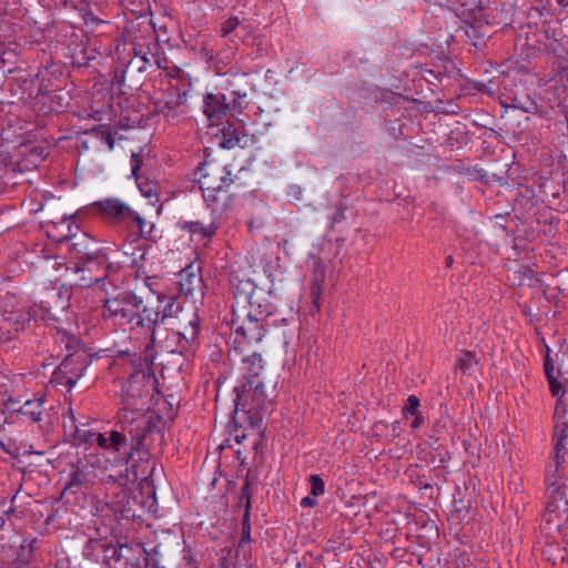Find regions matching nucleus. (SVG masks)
Instances as JSON below:
<instances>
[{
  "instance_id": "obj_25",
  "label": "nucleus",
  "mask_w": 568,
  "mask_h": 568,
  "mask_svg": "<svg viewBox=\"0 0 568 568\" xmlns=\"http://www.w3.org/2000/svg\"><path fill=\"white\" fill-rule=\"evenodd\" d=\"M44 400L43 398H37L32 400H27L19 409L18 413L26 417L31 423H37L41 420V415L44 410Z\"/></svg>"
},
{
  "instance_id": "obj_50",
  "label": "nucleus",
  "mask_w": 568,
  "mask_h": 568,
  "mask_svg": "<svg viewBox=\"0 0 568 568\" xmlns=\"http://www.w3.org/2000/svg\"><path fill=\"white\" fill-rule=\"evenodd\" d=\"M544 368H545V374L549 373V372L554 373L555 369H556V367L554 366V363H552V361H551L549 355H547L546 358H545Z\"/></svg>"
},
{
  "instance_id": "obj_2",
  "label": "nucleus",
  "mask_w": 568,
  "mask_h": 568,
  "mask_svg": "<svg viewBox=\"0 0 568 568\" xmlns=\"http://www.w3.org/2000/svg\"><path fill=\"white\" fill-rule=\"evenodd\" d=\"M197 182L207 206L213 214H223L230 209L234 197L233 186L236 178H232L231 170L226 165L213 162L200 164Z\"/></svg>"
},
{
  "instance_id": "obj_19",
  "label": "nucleus",
  "mask_w": 568,
  "mask_h": 568,
  "mask_svg": "<svg viewBox=\"0 0 568 568\" xmlns=\"http://www.w3.org/2000/svg\"><path fill=\"white\" fill-rule=\"evenodd\" d=\"M229 104L224 102V97L207 94L204 99V114L207 116L211 125L219 124L217 121L226 114Z\"/></svg>"
},
{
  "instance_id": "obj_15",
  "label": "nucleus",
  "mask_w": 568,
  "mask_h": 568,
  "mask_svg": "<svg viewBox=\"0 0 568 568\" xmlns=\"http://www.w3.org/2000/svg\"><path fill=\"white\" fill-rule=\"evenodd\" d=\"M93 474L92 466L82 465L77 466L75 469L70 474L69 480L64 485L62 495L64 494H78L89 487L91 483V475Z\"/></svg>"
},
{
  "instance_id": "obj_21",
  "label": "nucleus",
  "mask_w": 568,
  "mask_h": 568,
  "mask_svg": "<svg viewBox=\"0 0 568 568\" xmlns=\"http://www.w3.org/2000/svg\"><path fill=\"white\" fill-rule=\"evenodd\" d=\"M158 304L161 314V325H166L170 328V323L174 320V316H178L182 307L184 306V302H178L175 298L159 295Z\"/></svg>"
},
{
  "instance_id": "obj_56",
  "label": "nucleus",
  "mask_w": 568,
  "mask_h": 568,
  "mask_svg": "<svg viewBox=\"0 0 568 568\" xmlns=\"http://www.w3.org/2000/svg\"><path fill=\"white\" fill-rule=\"evenodd\" d=\"M453 262H454V260H453V257H452V256H447V257H446V265H447V266H450V265L453 264Z\"/></svg>"
},
{
  "instance_id": "obj_45",
  "label": "nucleus",
  "mask_w": 568,
  "mask_h": 568,
  "mask_svg": "<svg viewBox=\"0 0 568 568\" xmlns=\"http://www.w3.org/2000/svg\"><path fill=\"white\" fill-rule=\"evenodd\" d=\"M93 132L97 133V135H100L101 140L104 141L110 149H113L114 146V139L112 138V134L110 131L104 129H94Z\"/></svg>"
},
{
  "instance_id": "obj_36",
  "label": "nucleus",
  "mask_w": 568,
  "mask_h": 568,
  "mask_svg": "<svg viewBox=\"0 0 568 568\" xmlns=\"http://www.w3.org/2000/svg\"><path fill=\"white\" fill-rule=\"evenodd\" d=\"M513 106L520 109L526 113H535L538 109L537 103L534 100H531L529 97H527L526 100H524V101L515 98Z\"/></svg>"
},
{
  "instance_id": "obj_24",
  "label": "nucleus",
  "mask_w": 568,
  "mask_h": 568,
  "mask_svg": "<svg viewBox=\"0 0 568 568\" xmlns=\"http://www.w3.org/2000/svg\"><path fill=\"white\" fill-rule=\"evenodd\" d=\"M159 43L153 40L146 41H134L132 42V52L135 57L143 60L150 68L153 67L155 51H159Z\"/></svg>"
},
{
  "instance_id": "obj_47",
  "label": "nucleus",
  "mask_w": 568,
  "mask_h": 568,
  "mask_svg": "<svg viewBox=\"0 0 568 568\" xmlns=\"http://www.w3.org/2000/svg\"><path fill=\"white\" fill-rule=\"evenodd\" d=\"M153 65H155L158 69H168V59L159 53V51H155L154 54V61Z\"/></svg>"
},
{
  "instance_id": "obj_12",
  "label": "nucleus",
  "mask_w": 568,
  "mask_h": 568,
  "mask_svg": "<svg viewBox=\"0 0 568 568\" xmlns=\"http://www.w3.org/2000/svg\"><path fill=\"white\" fill-rule=\"evenodd\" d=\"M179 287L180 293L186 297L193 298L192 302H196L197 298L202 300L204 295V284L200 273V270H194L189 266L179 273Z\"/></svg>"
},
{
  "instance_id": "obj_38",
  "label": "nucleus",
  "mask_w": 568,
  "mask_h": 568,
  "mask_svg": "<svg viewBox=\"0 0 568 568\" xmlns=\"http://www.w3.org/2000/svg\"><path fill=\"white\" fill-rule=\"evenodd\" d=\"M149 68L150 67L143 60H141L140 58L135 57V54H133V57L131 58V60L126 67V70L123 73L125 74L131 71L143 72V71L148 70Z\"/></svg>"
},
{
  "instance_id": "obj_27",
  "label": "nucleus",
  "mask_w": 568,
  "mask_h": 568,
  "mask_svg": "<svg viewBox=\"0 0 568 568\" xmlns=\"http://www.w3.org/2000/svg\"><path fill=\"white\" fill-rule=\"evenodd\" d=\"M133 550V548L129 547L128 545H120L118 547L115 546H109L104 549V560L105 564L110 567H112L113 562H119L123 559H128L125 556V552Z\"/></svg>"
},
{
  "instance_id": "obj_8",
  "label": "nucleus",
  "mask_w": 568,
  "mask_h": 568,
  "mask_svg": "<svg viewBox=\"0 0 568 568\" xmlns=\"http://www.w3.org/2000/svg\"><path fill=\"white\" fill-rule=\"evenodd\" d=\"M110 268L109 260L103 251L90 258L74 263L75 273L81 274L79 281L82 286H91L103 281Z\"/></svg>"
},
{
  "instance_id": "obj_10",
  "label": "nucleus",
  "mask_w": 568,
  "mask_h": 568,
  "mask_svg": "<svg viewBox=\"0 0 568 568\" xmlns=\"http://www.w3.org/2000/svg\"><path fill=\"white\" fill-rule=\"evenodd\" d=\"M93 207L110 224L121 230L130 229V220L134 211L121 200L109 197L93 203Z\"/></svg>"
},
{
  "instance_id": "obj_5",
  "label": "nucleus",
  "mask_w": 568,
  "mask_h": 568,
  "mask_svg": "<svg viewBox=\"0 0 568 568\" xmlns=\"http://www.w3.org/2000/svg\"><path fill=\"white\" fill-rule=\"evenodd\" d=\"M201 320L194 302L184 301V306L170 323V328L178 336L180 352L191 349L199 344Z\"/></svg>"
},
{
  "instance_id": "obj_33",
  "label": "nucleus",
  "mask_w": 568,
  "mask_h": 568,
  "mask_svg": "<svg viewBox=\"0 0 568 568\" xmlns=\"http://www.w3.org/2000/svg\"><path fill=\"white\" fill-rule=\"evenodd\" d=\"M548 383H549V388H550L552 396L558 397L557 405L555 408V415L557 416L560 405L564 404V399H562V396L565 395L564 385L559 381V377L548 381Z\"/></svg>"
},
{
  "instance_id": "obj_28",
  "label": "nucleus",
  "mask_w": 568,
  "mask_h": 568,
  "mask_svg": "<svg viewBox=\"0 0 568 568\" xmlns=\"http://www.w3.org/2000/svg\"><path fill=\"white\" fill-rule=\"evenodd\" d=\"M184 230H187L191 234H200L203 239L211 237L217 229L215 223H211L209 225H204L203 223L195 222H186L183 225Z\"/></svg>"
},
{
  "instance_id": "obj_40",
  "label": "nucleus",
  "mask_w": 568,
  "mask_h": 568,
  "mask_svg": "<svg viewBox=\"0 0 568 568\" xmlns=\"http://www.w3.org/2000/svg\"><path fill=\"white\" fill-rule=\"evenodd\" d=\"M170 98L172 102L174 103L175 108H180L181 105L186 103L187 100V92L186 91H180L176 88H173V91L170 92Z\"/></svg>"
},
{
  "instance_id": "obj_14",
  "label": "nucleus",
  "mask_w": 568,
  "mask_h": 568,
  "mask_svg": "<svg viewBox=\"0 0 568 568\" xmlns=\"http://www.w3.org/2000/svg\"><path fill=\"white\" fill-rule=\"evenodd\" d=\"M123 416L121 415V430H112L109 436L108 444H110V449L129 457L132 456L133 452L148 453L150 446L144 448L132 447L131 436L126 430L123 429Z\"/></svg>"
},
{
  "instance_id": "obj_29",
  "label": "nucleus",
  "mask_w": 568,
  "mask_h": 568,
  "mask_svg": "<svg viewBox=\"0 0 568 568\" xmlns=\"http://www.w3.org/2000/svg\"><path fill=\"white\" fill-rule=\"evenodd\" d=\"M478 363L475 354L470 351H462L456 358V367L462 371L463 374L469 372V369Z\"/></svg>"
},
{
  "instance_id": "obj_17",
  "label": "nucleus",
  "mask_w": 568,
  "mask_h": 568,
  "mask_svg": "<svg viewBox=\"0 0 568 568\" xmlns=\"http://www.w3.org/2000/svg\"><path fill=\"white\" fill-rule=\"evenodd\" d=\"M161 314L159 304L150 306H141L140 315L135 322L136 327L145 328L151 332V339L154 341L155 328L161 325Z\"/></svg>"
},
{
  "instance_id": "obj_18",
  "label": "nucleus",
  "mask_w": 568,
  "mask_h": 568,
  "mask_svg": "<svg viewBox=\"0 0 568 568\" xmlns=\"http://www.w3.org/2000/svg\"><path fill=\"white\" fill-rule=\"evenodd\" d=\"M223 139L221 141V145L226 149H232L234 146H245L248 142V134L244 131L242 125H235L229 123L227 126L222 129Z\"/></svg>"
},
{
  "instance_id": "obj_41",
  "label": "nucleus",
  "mask_w": 568,
  "mask_h": 568,
  "mask_svg": "<svg viewBox=\"0 0 568 568\" xmlns=\"http://www.w3.org/2000/svg\"><path fill=\"white\" fill-rule=\"evenodd\" d=\"M556 435L558 436V439L555 447H559L565 450L564 442L568 439V423H562L560 429L556 426Z\"/></svg>"
},
{
  "instance_id": "obj_55",
  "label": "nucleus",
  "mask_w": 568,
  "mask_h": 568,
  "mask_svg": "<svg viewBox=\"0 0 568 568\" xmlns=\"http://www.w3.org/2000/svg\"><path fill=\"white\" fill-rule=\"evenodd\" d=\"M28 315L36 317L37 316V308L36 307L30 308V311L28 312Z\"/></svg>"
},
{
  "instance_id": "obj_53",
  "label": "nucleus",
  "mask_w": 568,
  "mask_h": 568,
  "mask_svg": "<svg viewBox=\"0 0 568 568\" xmlns=\"http://www.w3.org/2000/svg\"><path fill=\"white\" fill-rule=\"evenodd\" d=\"M134 550L138 551L140 556H143V560L146 564L148 555H146V551L143 549V547L141 545H136Z\"/></svg>"
},
{
  "instance_id": "obj_48",
  "label": "nucleus",
  "mask_w": 568,
  "mask_h": 568,
  "mask_svg": "<svg viewBox=\"0 0 568 568\" xmlns=\"http://www.w3.org/2000/svg\"><path fill=\"white\" fill-rule=\"evenodd\" d=\"M94 443L98 444L99 447L103 449H110L109 437H106L104 434L97 433L94 437Z\"/></svg>"
},
{
  "instance_id": "obj_54",
  "label": "nucleus",
  "mask_w": 568,
  "mask_h": 568,
  "mask_svg": "<svg viewBox=\"0 0 568 568\" xmlns=\"http://www.w3.org/2000/svg\"><path fill=\"white\" fill-rule=\"evenodd\" d=\"M560 376H561V373H560L559 369H555L554 373H550V372L546 373V377H547L548 381L555 379V378L560 377Z\"/></svg>"
},
{
  "instance_id": "obj_39",
  "label": "nucleus",
  "mask_w": 568,
  "mask_h": 568,
  "mask_svg": "<svg viewBox=\"0 0 568 568\" xmlns=\"http://www.w3.org/2000/svg\"><path fill=\"white\" fill-rule=\"evenodd\" d=\"M419 398L415 395H410L407 398V406L404 408V415L405 417H408L409 415H417L419 414L418 407H419Z\"/></svg>"
},
{
  "instance_id": "obj_3",
  "label": "nucleus",
  "mask_w": 568,
  "mask_h": 568,
  "mask_svg": "<svg viewBox=\"0 0 568 568\" xmlns=\"http://www.w3.org/2000/svg\"><path fill=\"white\" fill-rule=\"evenodd\" d=\"M235 409L261 418L275 397V383L266 379L242 382L234 387Z\"/></svg>"
},
{
  "instance_id": "obj_46",
  "label": "nucleus",
  "mask_w": 568,
  "mask_h": 568,
  "mask_svg": "<svg viewBox=\"0 0 568 568\" xmlns=\"http://www.w3.org/2000/svg\"><path fill=\"white\" fill-rule=\"evenodd\" d=\"M7 320L14 321L16 331L23 329L24 323L27 321L24 317V314L22 312L14 313V314L10 315Z\"/></svg>"
},
{
  "instance_id": "obj_26",
  "label": "nucleus",
  "mask_w": 568,
  "mask_h": 568,
  "mask_svg": "<svg viewBox=\"0 0 568 568\" xmlns=\"http://www.w3.org/2000/svg\"><path fill=\"white\" fill-rule=\"evenodd\" d=\"M247 73L233 74L230 84L233 88L232 93L234 95L239 98H245L248 94V92L253 89V84L250 81H247Z\"/></svg>"
},
{
  "instance_id": "obj_43",
  "label": "nucleus",
  "mask_w": 568,
  "mask_h": 568,
  "mask_svg": "<svg viewBox=\"0 0 568 568\" xmlns=\"http://www.w3.org/2000/svg\"><path fill=\"white\" fill-rule=\"evenodd\" d=\"M240 24V21L236 17L229 18L222 26V36L226 37L231 34Z\"/></svg>"
},
{
  "instance_id": "obj_37",
  "label": "nucleus",
  "mask_w": 568,
  "mask_h": 568,
  "mask_svg": "<svg viewBox=\"0 0 568 568\" xmlns=\"http://www.w3.org/2000/svg\"><path fill=\"white\" fill-rule=\"evenodd\" d=\"M311 494L314 497H318L324 494L325 485L323 479L318 475L310 476Z\"/></svg>"
},
{
  "instance_id": "obj_16",
  "label": "nucleus",
  "mask_w": 568,
  "mask_h": 568,
  "mask_svg": "<svg viewBox=\"0 0 568 568\" xmlns=\"http://www.w3.org/2000/svg\"><path fill=\"white\" fill-rule=\"evenodd\" d=\"M132 175L135 178L138 187L142 195L148 199L155 197L158 200V184L149 179L139 174V170L142 165V158L138 153H132Z\"/></svg>"
},
{
  "instance_id": "obj_13",
  "label": "nucleus",
  "mask_w": 568,
  "mask_h": 568,
  "mask_svg": "<svg viewBox=\"0 0 568 568\" xmlns=\"http://www.w3.org/2000/svg\"><path fill=\"white\" fill-rule=\"evenodd\" d=\"M69 242V252L71 256L75 260V262H81L83 260L90 258L94 254L102 251L97 246L93 239L85 233H81L79 235H71Z\"/></svg>"
},
{
  "instance_id": "obj_7",
  "label": "nucleus",
  "mask_w": 568,
  "mask_h": 568,
  "mask_svg": "<svg viewBox=\"0 0 568 568\" xmlns=\"http://www.w3.org/2000/svg\"><path fill=\"white\" fill-rule=\"evenodd\" d=\"M90 364L91 358L87 352H73L68 354L62 363L54 369L51 382L71 389L83 376Z\"/></svg>"
},
{
  "instance_id": "obj_9",
  "label": "nucleus",
  "mask_w": 568,
  "mask_h": 568,
  "mask_svg": "<svg viewBox=\"0 0 568 568\" xmlns=\"http://www.w3.org/2000/svg\"><path fill=\"white\" fill-rule=\"evenodd\" d=\"M231 328L247 344L261 343L267 332L266 321L256 317H247L236 310L233 311Z\"/></svg>"
},
{
  "instance_id": "obj_4",
  "label": "nucleus",
  "mask_w": 568,
  "mask_h": 568,
  "mask_svg": "<svg viewBox=\"0 0 568 568\" xmlns=\"http://www.w3.org/2000/svg\"><path fill=\"white\" fill-rule=\"evenodd\" d=\"M232 292L236 298H242L246 302L240 313L245 314L247 317H256L266 321L273 313V305L265 298L264 291L257 288L250 280H239L233 277L231 280Z\"/></svg>"
},
{
  "instance_id": "obj_20",
  "label": "nucleus",
  "mask_w": 568,
  "mask_h": 568,
  "mask_svg": "<svg viewBox=\"0 0 568 568\" xmlns=\"http://www.w3.org/2000/svg\"><path fill=\"white\" fill-rule=\"evenodd\" d=\"M566 452L559 447H555V456L552 464L546 476L548 487L562 484L565 477Z\"/></svg>"
},
{
  "instance_id": "obj_11",
  "label": "nucleus",
  "mask_w": 568,
  "mask_h": 568,
  "mask_svg": "<svg viewBox=\"0 0 568 568\" xmlns=\"http://www.w3.org/2000/svg\"><path fill=\"white\" fill-rule=\"evenodd\" d=\"M549 497L546 506V521L560 526L561 519L566 520L568 516V486L562 484L548 487Z\"/></svg>"
},
{
  "instance_id": "obj_30",
  "label": "nucleus",
  "mask_w": 568,
  "mask_h": 568,
  "mask_svg": "<svg viewBox=\"0 0 568 568\" xmlns=\"http://www.w3.org/2000/svg\"><path fill=\"white\" fill-rule=\"evenodd\" d=\"M136 225L139 236L146 237L150 235L154 229L153 223H148L143 217H141L139 214L133 212L132 220H130V227Z\"/></svg>"
},
{
  "instance_id": "obj_44",
  "label": "nucleus",
  "mask_w": 568,
  "mask_h": 568,
  "mask_svg": "<svg viewBox=\"0 0 568 568\" xmlns=\"http://www.w3.org/2000/svg\"><path fill=\"white\" fill-rule=\"evenodd\" d=\"M250 511H244L243 521H242V541H250Z\"/></svg>"
},
{
  "instance_id": "obj_35",
  "label": "nucleus",
  "mask_w": 568,
  "mask_h": 568,
  "mask_svg": "<svg viewBox=\"0 0 568 568\" xmlns=\"http://www.w3.org/2000/svg\"><path fill=\"white\" fill-rule=\"evenodd\" d=\"M250 485H251V483H250L248 475H247L245 478V483L241 488L240 503H239L240 506L244 507V511L251 510V497H250V491H248Z\"/></svg>"
},
{
  "instance_id": "obj_57",
  "label": "nucleus",
  "mask_w": 568,
  "mask_h": 568,
  "mask_svg": "<svg viewBox=\"0 0 568 568\" xmlns=\"http://www.w3.org/2000/svg\"><path fill=\"white\" fill-rule=\"evenodd\" d=\"M63 222H67L68 223V227L70 229V217H64Z\"/></svg>"
},
{
  "instance_id": "obj_6",
  "label": "nucleus",
  "mask_w": 568,
  "mask_h": 568,
  "mask_svg": "<svg viewBox=\"0 0 568 568\" xmlns=\"http://www.w3.org/2000/svg\"><path fill=\"white\" fill-rule=\"evenodd\" d=\"M142 304V298L133 293H123L122 296L105 300L103 316L124 328L138 321Z\"/></svg>"
},
{
  "instance_id": "obj_1",
  "label": "nucleus",
  "mask_w": 568,
  "mask_h": 568,
  "mask_svg": "<svg viewBox=\"0 0 568 568\" xmlns=\"http://www.w3.org/2000/svg\"><path fill=\"white\" fill-rule=\"evenodd\" d=\"M152 386L153 379L150 375L142 369H134L122 387L123 429L130 434L134 448L151 446L155 436L162 438L160 430L152 423V417L145 415Z\"/></svg>"
},
{
  "instance_id": "obj_32",
  "label": "nucleus",
  "mask_w": 568,
  "mask_h": 568,
  "mask_svg": "<svg viewBox=\"0 0 568 568\" xmlns=\"http://www.w3.org/2000/svg\"><path fill=\"white\" fill-rule=\"evenodd\" d=\"M97 432H93L85 426L75 427V430L73 433L74 442L78 444H90L92 445L94 443Z\"/></svg>"
},
{
  "instance_id": "obj_23",
  "label": "nucleus",
  "mask_w": 568,
  "mask_h": 568,
  "mask_svg": "<svg viewBox=\"0 0 568 568\" xmlns=\"http://www.w3.org/2000/svg\"><path fill=\"white\" fill-rule=\"evenodd\" d=\"M326 267L321 260H315L313 262V275H312V285H311V295L313 298V303L316 308H318V301L322 295V286L325 281Z\"/></svg>"
},
{
  "instance_id": "obj_49",
  "label": "nucleus",
  "mask_w": 568,
  "mask_h": 568,
  "mask_svg": "<svg viewBox=\"0 0 568 568\" xmlns=\"http://www.w3.org/2000/svg\"><path fill=\"white\" fill-rule=\"evenodd\" d=\"M316 505H317V500L315 499L314 496L313 497L307 496L301 500L302 507H315Z\"/></svg>"
},
{
  "instance_id": "obj_31",
  "label": "nucleus",
  "mask_w": 568,
  "mask_h": 568,
  "mask_svg": "<svg viewBox=\"0 0 568 568\" xmlns=\"http://www.w3.org/2000/svg\"><path fill=\"white\" fill-rule=\"evenodd\" d=\"M174 103L172 102L171 98L169 97L168 100H158L155 102V111L159 114H162L164 118H175L178 112Z\"/></svg>"
},
{
  "instance_id": "obj_34",
  "label": "nucleus",
  "mask_w": 568,
  "mask_h": 568,
  "mask_svg": "<svg viewBox=\"0 0 568 568\" xmlns=\"http://www.w3.org/2000/svg\"><path fill=\"white\" fill-rule=\"evenodd\" d=\"M59 334L61 342L64 343L68 349H73L74 352H84L83 349H80L81 339L78 336L67 332H59Z\"/></svg>"
},
{
  "instance_id": "obj_51",
  "label": "nucleus",
  "mask_w": 568,
  "mask_h": 568,
  "mask_svg": "<svg viewBox=\"0 0 568 568\" xmlns=\"http://www.w3.org/2000/svg\"><path fill=\"white\" fill-rule=\"evenodd\" d=\"M183 560L186 562V568H194V559L190 549L184 551Z\"/></svg>"
},
{
  "instance_id": "obj_52",
  "label": "nucleus",
  "mask_w": 568,
  "mask_h": 568,
  "mask_svg": "<svg viewBox=\"0 0 568 568\" xmlns=\"http://www.w3.org/2000/svg\"><path fill=\"white\" fill-rule=\"evenodd\" d=\"M413 416H414L415 418H414V420L412 422V425H410V426H412V428H418V427H420V426L423 425V423H424V418H423V416H420L419 414H417V415H413Z\"/></svg>"
},
{
  "instance_id": "obj_22",
  "label": "nucleus",
  "mask_w": 568,
  "mask_h": 568,
  "mask_svg": "<svg viewBox=\"0 0 568 568\" xmlns=\"http://www.w3.org/2000/svg\"><path fill=\"white\" fill-rule=\"evenodd\" d=\"M243 372L245 382L252 379H266L261 354L253 353L243 359Z\"/></svg>"
},
{
  "instance_id": "obj_42",
  "label": "nucleus",
  "mask_w": 568,
  "mask_h": 568,
  "mask_svg": "<svg viewBox=\"0 0 568 568\" xmlns=\"http://www.w3.org/2000/svg\"><path fill=\"white\" fill-rule=\"evenodd\" d=\"M346 207L344 205H339L336 212L331 217V227L335 229L338 224L346 220Z\"/></svg>"
}]
</instances>
